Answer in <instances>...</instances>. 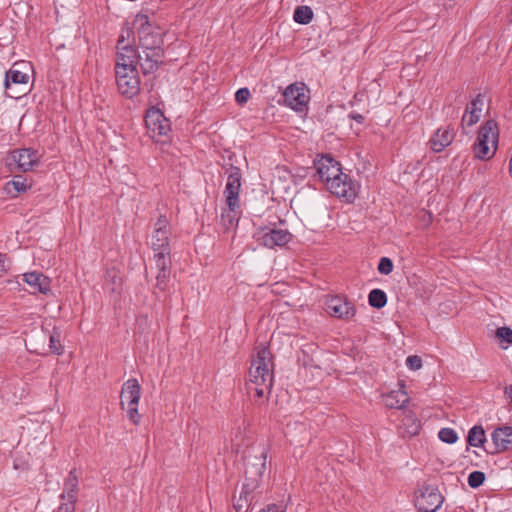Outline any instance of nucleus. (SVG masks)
<instances>
[{"mask_svg":"<svg viewBox=\"0 0 512 512\" xmlns=\"http://www.w3.org/2000/svg\"><path fill=\"white\" fill-rule=\"evenodd\" d=\"M317 174L326 188L335 196L351 203L357 196L359 186L341 170L339 162L331 156H321L315 161Z\"/></svg>","mask_w":512,"mask_h":512,"instance_id":"obj_1","label":"nucleus"},{"mask_svg":"<svg viewBox=\"0 0 512 512\" xmlns=\"http://www.w3.org/2000/svg\"><path fill=\"white\" fill-rule=\"evenodd\" d=\"M273 382V361L269 348L263 344L255 348L249 370L247 391L254 394L255 401L267 399Z\"/></svg>","mask_w":512,"mask_h":512,"instance_id":"obj_2","label":"nucleus"},{"mask_svg":"<svg viewBox=\"0 0 512 512\" xmlns=\"http://www.w3.org/2000/svg\"><path fill=\"white\" fill-rule=\"evenodd\" d=\"M499 131L497 123L494 120H488L481 126L476 141L473 145V151L476 158L489 160L497 150Z\"/></svg>","mask_w":512,"mask_h":512,"instance_id":"obj_3","label":"nucleus"},{"mask_svg":"<svg viewBox=\"0 0 512 512\" xmlns=\"http://www.w3.org/2000/svg\"><path fill=\"white\" fill-rule=\"evenodd\" d=\"M269 448L265 444L252 445L244 455L246 480H258L267 474V456Z\"/></svg>","mask_w":512,"mask_h":512,"instance_id":"obj_4","label":"nucleus"},{"mask_svg":"<svg viewBox=\"0 0 512 512\" xmlns=\"http://www.w3.org/2000/svg\"><path fill=\"white\" fill-rule=\"evenodd\" d=\"M171 225L166 215H160L153 226L151 248L154 258L170 257Z\"/></svg>","mask_w":512,"mask_h":512,"instance_id":"obj_5","label":"nucleus"},{"mask_svg":"<svg viewBox=\"0 0 512 512\" xmlns=\"http://www.w3.org/2000/svg\"><path fill=\"white\" fill-rule=\"evenodd\" d=\"M443 500L438 487L433 484L425 483L415 492V506L420 512H436Z\"/></svg>","mask_w":512,"mask_h":512,"instance_id":"obj_6","label":"nucleus"},{"mask_svg":"<svg viewBox=\"0 0 512 512\" xmlns=\"http://www.w3.org/2000/svg\"><path fill=\"white\" fill-rule=\"evenodd\" d=\"M135 23L139 25L138 36L139 43L142 49L146 50H163L162 35L159 32H155L149 23V19L146 15H137Z\"/></svg>","mask_w":512,"mask_h":512,"instance_id":"obj_7","label":"nucleus"},{"mask_svg":"<svg viewBox=\"0 0 512 512\" xmlns=\"http://www.w3.org/2000/svg\"><path fill=\"white\" fill-rule=\"evenodd\" d=\"M14 65L5 74L4 86L8 97L19 99L29 91V75L15 68Z\"/></svg>","mask_w":512,"mask_h":512,"instance_id":"obj_8","label":"nucleus"},{"mask_svg":"<svg viewBox=\"0 0 512 512\" xmlns=\"http://www.w3.org/2000/svg\"><path fill=\"white\" fill-rule=\"evenodd\" d=\"M118 91L126 98H133L140 92V79L137 69L120 68L115 71Z\"/></svg>","mask_w":512,"mask_h":512,"instance_id":"obj_9","label":"nucleus"},{"mask_svg":"<svg viewBox=\"0 0 512 512\" xmlns=\"http://www.w3.org/2000/svg\"><path fill=\"white\" fill-rule=\"evenodd\" d=\"M309 101L307 88L303 83L289 85L283 92V102L296 111H303Z\"/></svg>","mask_w":512,"mask_h":512,"instance_id":"obj_10","label":"nucleus"},{"mask_svg":"<svg viewBox=\"0 0 512 512\" xmlns=\"http://www.w3.org/2000/svg\"><path fill=\"white\" fill-rule=\"evenodd\" d=\"M327 313L341 320H350L356 314L355 305L347 298L333 296L326 301Z\"/></svg>","mask_w":512,"mask_h":512,"instance_id":"obj_11","label":"nucleus"},{"mask_svg":"<svg viewBox=\"0 0 512 512\" xmlns=\"http://www.w3.org/2000/svg\"><path fill=\"white\" fill-rule=\"evenodd\" d=\"M145 124L153 139L166 136L170 131L168 119L156 108L148 109L145 115Z\"/></svg>","mask_w":512,"mask_h":512,"instance_id":"obj_12","label":"nucleus"},{"mask_svg":"<svg viewBox=\"0 0 512 512\" xmlns=\"http://www.w3.org/2000/svg\"><path fill=\"white\" fill-rule=\"evenodd\" d=\"M139 53L136 48L131 44H124L123 37L117 41V57L115 64V71L120 68L137 69Z\"/></svg>","mask_w":512,"mask_h":512,"instance_id":"obj_13","label":"nucleus"},{"mask_svg":"<svg viewBox=\"0 0 512 512\" xmlns=\"http://www.w3.org/2000/svg\"><path fill=\"white\" fill-rule=\"evenodd\" d=\"M257 241L269 248L282 247L292 239L291 233L286 229H262L256 234Z\"/></svg>","mask_w":512,"mask_h":512,"instance_id":"obj_14","label":"nucleus"},{"mask_svg":"<svg viewBox=\"0 0 512 512\" xmlns=\"http://www.w3.org/2000/svg\"><path fill=\"white\" fill-rule=\"evenodd\" d=\"M240 188L241 171L238 167H231L224 190L226 205H230L233 207L235 203H240Z\"/></svg>","mask_w":512,"mask_h":512,"instance_id":"obj_15","label":"nucleus"},{"mask_svg":"<svg viewBox=\"0 0 512 512\" xmlns=\"http://www.w3.org/2000/svg\"><path fill=\"white\" fill-rule=\"evenodd\" d=\"M141 396V386L137 379L131 378L124 382L121 391V407L124 409L125 405L132 406L138 405Z\"/></svg>","mask_w":512,"mask_h":512,"instance_id":"obj_16","label":"nucleus"},{"mask_svg":"<svg viewBox=\"0 0 512 512\" xmlns=\"http://www.w3.org/2000/svg\"><path fill=\"white\" fill-rule=\"evenodd\" d=\"M163 50H146L142 49V54H139L138 63L144 74L154 72L160 63L163 61Z\"/></svg>","mask_w":512,"mask_h":512,"instance_id":"obj_17","label":"nucleus"},{"mask_svg":"<svg viewBox=\"0 0 512 512\" xmlns=\"http://www.w3.org/2000/svg\"><path fill=\"white\" fill-rule=\"evenodd\" d=\"M483 106L484 97L481 94H478L465 110L461 123L463 128L465 126L471 127L479 121Z\"/></svg>","mask_w":512,"mask_h":512,"instance_id":"obj_18","label":"nucleus"},{"mask_svg":"<svg viewBox=\"0 0 512 512\" xmlns=\"http://www.w3.org/2000/svg\"><path fill=\"white\" fill-rule=\"evenodd\" d=\"M23 280L33 290L34 293L39 292L47 295L51 291V280L40 272H28L23 274Z\"/></svg>","mask_w":512,"mask_h":512,"instance_id":"obj_19","label":"nucleus"},{"mask_svg":"<svg viewBox=\"0 0 512 512\" xmlns=\"http://www.w3.org/2000/svg\"><path fill=\"white\" fill-rule=\"evenodd\" d=\"M491 436L495 446V450L492 453L505 451L512 445V426L498 427Z\"/></svg>","mask_w":512,"mask_h":512,"instance_id":"obj_20","label":"nucleus"},{"mask_svg":"<svg viewBox=\"0 0 512 512\" xmlns=\"http://www.w3.org/2000/svg\"><path fill=\"white\" fill-rule=\"evenodd\" d=\"M12 159L23 172L32 169V167L38 162L37 152L31 149H20L14 151L12 153Z\"/></svg>","mask_w":512,"mask_h":512,"instance_id":"obj_21","label":"nucleus"},{"mask_svg":"<svg viewBox=\"0 0 512 512\" xmlns=\"http://www.w3.org/2000/svg\"><path fill=\"white\" fill-rule=\"evenodd\" d=\"M155 266L157 269L156 274V288L164 291L167 288V283L170 276V257L154 258Z\"/></svg>","mask_w":512,"mask_h":512,"instance_id":"obj_22","label":"nucleus"},{"mask_svg":"<svg viewBox=\"0 0 512 512\" xmlns=\"http://www.w3.org/2000/svg\"><path fill=\"white\" fill-rule=\"evenodd\" d=\"M454 131L449 128H440L438 129L434 136L431 138V148L435 152H441L447 147L454 139Z\"/></svg>","mask_w":512,"mask_h":512,"instance_id":"obj_23","label":"nucleus"},{"mask_svg":"<svg viewBox=\"0 0 512 512\" xmlns=\"http://www.w3.org/2000/svg\"><path fill=\"white\" fill-rule=\"evenodd\" d=\"M404 385L401 388L393 390L383 396V401L386 407L391 409H402L408 402L409 397L407 392L403 390Z\"/></svg>","mask_w":512,"mask_h":512,"instance_id":"obj_24","label":"nucleus"},{"mask_svg":"<svg viewBox=\"0 0 512 512\" xmlns=\"http://www.w3.org/2000/svg\"><path fill=\"white\" fill-rule=\"evenodd\" d=\"M227 207L222 210L221 213V225L225 230H229L238 224L240 218V203H235L232 207Z\"/></svg>","mask_w":512,"mask_h":512,"instance_id":"obj_25","label":"nucleus"},{"mask_svg":"<svg viewBox=\"0 0 512 512\" xmlns=\"http://www.w3.org/2000/svg\"><path fill=\"white\" fill-rule=\"evenodd\" d=\"M485 441V431L482 426L475 425L469 430L467 442L470 446L482 447Z\"/></svg>","mask_w":512,"mask_h":512,"instance_id":"obj_26","label":"nucleus"},{"mask_svg":"<svg viewBox=\"0 0 512 512\" xmlns=\"http://www.w3.org/2000/svg\"><path fill=\"white\" fill-rule=\"evenodd\" d=\"M368 302L370 306L381 309L387 303L386 293L381 289H373L368 295Z\"/></svg>","mask_w":512,"mask_h":512,"instance_id":"obj_27","label":"nucleus"},{"mask_svg":"<svg viewBox=\"0 0 512 512\" xmlns=\"http://www.w3.org/2000/svg\"><path fill=\"white\" fill-rule=\"evenodd\" d=\"M313 18V11L309 6H298L293 14V19L299 24H308Z\"/></svg>","mask_w":512,"mask_h":512,"instance_id":"obj_28","label":"nucleus"},{"mask_svg":"<svg viewBox=\"0 0 512 512\" xmlns=\"http://www.w3.org/2000/svg\"><path fill=\"white\" fill-rule=\"evenodd\" d=\"M49 349L51 353L61 355L64 352V348L60 340V332L55 328L53 333L49 335Z\"/></svg>","mask_w":512,"mask_h":512,"instance_id":"obj_29","label":"nucleus"},{"mask_svg":"<svg viewBox=\"0 0 512 512\" xmlns=\"http://www.w3.org/2000/svg\"><path fill=\"white\" fill-rule=\"evenodd\" d=\"M252 500L251 489L249 488V484H244L242 487V491L237 503L234 505L237 512H240L244 506L248 505L249 501Z\"/></svg>","mask_w":512,"mask_h":512,"instance_id":"obj_30","label":"nucleus"},{"mask_svg":"<svg viewBox=\"0 0 512 512\" xmlns=\"http://www.w3.org/2000/svg\"><path fill=\"white\" fill-rule=\"evenodd\" d=\"M232 448L235 452L239 453L241 449L246 446L245 444V433L241 429H237L231 438ZM247 446L249 444L247 443Z\"/></svg>","mask_w":512,"mask_h":512,"instance_id":"obj_31","label":"nucleus"},{"mask_svg":"<svg viewBox=\"0 0 512 512\" xmlns=\"http://www.w3.org/2000/svg\"><path fill=\"white\" fill-rule=\"evenodd\" d=\"M77 483L70 482L69 486L64 490V492L61 494V498L63 500H66L65 502H71L75 505L77 500Z\"/></svg>","mask_w":512,"mask_h":512,"instance_id":"obj_32","label":"nucleus"},{"mask_svg":"<svg viewBox=\"0 0 512 512\" xmlns=\"http://www.w3.org/2000/svg\"><path fill=\"white\" fill-rule=\"evenodd\" d=\"M105 280L107 282H111V287H110L111 291H116L120 287L121 282H122V279H121L118 271L115 269H111L106 272Z\"/></svg>","mask_w":512,"mask_h":512,"instance_id":"obj_33","label":"nucleus"},{"mask_svg":"<svg viewBox=\"0 0 512 512\" xmlns=\"http://www.w3.org/2000/svg\"><path fill=\"white\" fill-rule=\"evenodd\" d=\"M439 439L445 443L453 444L457 441L458 436L452 428H442L438 433Z\"/></svg>","mask_w":512,"mask_h":512,"instance_id":"obj_34","label":"nucleus"},{"mask_svg":"<svg viewBox=\"0 0 512 512\" xmlns=\"http://www.w3.org/2000/svg\"><path fill=\"white\" fill-rule=\"evenodd\" d=\"M46 338H47V335L45 333H43L41 336H40V344L36 343L33 339H30L29 341V351L30 352H33V353H36V354H39V355H44L45 352V341H46Z\"/></svg>","mask_w":512,"mask_h":512,"instance_id":"obj_35","label":"nucleus"},{"mask_svg":"<svg viewBox=\"0 0 512 512\" xmlns=\"http://www.w3.org/2000/svg\"><path fill=\"white\" fill-rule=\"evenodd\" d=\"M496 337L507 344H512V329L509 327H500L496 330Z\"/></svg>","mask_w":512,"mask_h":512,"instance_id":"obj_36","label":"nucleus"},{"mask_svg":"<svg viewBox=\"0 0 512 512\" xmlns=\"http://www.w3.org/2000/svg\"><path fill=\"white\" fill-rule=\"evenodd\" d=\"M393 270V262L388 257H382L378 264V271L381 274L389 275Z\"/></svg>","mask_w":512,"mask_h":512,"instance_id":"obj_37","label":"nucleus"},{"mask_svg":"<svg viewBox=\"0 0 512 512\" xmlns=\"http://www.w3.org/2000/svg\"><path fill=\"white\" fill-rule=\"evenodd\" d=\"M128 419L135 425L140 423L141 416L138 413V405L127 406L126 408Z\"/></svg>","mask_w":512,"mask_h":512,"instance_id":"obj_38","label":"nucleus"},{"mask_svg":"<svg viewBox=\"0 0 512 512\" xmlns=\"http://www.w3.org/2000/svg\"><path fill=\"white\" fill-rule=\"evenodd\" d=\"M250 96L251 94L248 88H240L235 93V100L238 104L243 105L249 100Z\"/></svg>","mask_w":512,"mask_h":512,"instance_id":"obj_39","label":"nucleus"},{"mask_svg":"<svg viewBox=\"0 0 512 512\" xmlns=\"http://www.w3.org/2000/svg\"><path fill=\"white\" fill-rule=\"evenodd\" d=\"M406 365L411 370H418L422 367V359L417 355L408 356Z\"/></svg>","mask_w":512,"mask_h":512,"instance_id":"obj_40","label":"nucleus"},{"mask_svg":"<svg viewBox=\"0 0 512 512\" xmlns=\"http://www.w3.org/2000/svg\"><path fill=\"white\" fill-rule=\"evenodd\" d=\"M11 184L17 192H25L30 187L21 176L15 177Z\"/></svg>","mask_w":512,"mask_h":512,"instance_id":"obj_41","label":"nucleus"},{"mask_svg":"<svg viewBox=\"0 0 512 512\" xmlns=\"http://www.w3.org/2000/svg\"><path fill=\"white\" fill-rule=\"evenodd\" d=\"M406 418H407V421L411 422L409 433L410 434H417L418 430L420 428V423L417 420V418L415 417V415L409 414V415H407Z\"/></svg>","mask_w":512,"mask_h":512,"instance_id":"obj_42","label":"nucleus"},{"mask_svg":"<svg viewBox=\"0 0 512 512\" xmlns=\"http://www.w3.org/2000/svg\"><path fill=\"white\" fill-rule=\"evenodd\" d=\"M259 512H286L285 507L278 504H269L263 509H261Z\"/></svg>","mask_w":512,"mask_h":512,"instance_id":"obj_43","label":"nucleus"},{"mask_svg":"<svg viewBox=\"0 0 512 512\" xmlns=\"http://www.w3.org/2000/svg\"><path fill=\"white\" fill-rule=\"evenodd\" d=\"M57 512H75V505L71 502H63Z\"/></svg>","mask_w":512,"mask_h":512,"instance_id":"obj_44","label":"nucleus"},{"mask_svg":"<svg viewBox=\"0 0 512 512\" xmlns=\"http://www.w3.org/2000/svg\"><path fill=\"white\" fill-rule=\"evenodd\" d=\"M467 480H485V474L481 471L471 472Z\"/></svg>","mask_w":512,"mask_h":512,"instance_id":"obj_45","label":"nucleus"},{"mask_svg":"<svg viewBox=\"0 0 512 512\" xmlns=\"http://www.w3.org/2000/svg\"><path fill=\"white\" fill-rule=\"evenodd\" d=\"M132 34H133V32L131 31V29H129V28L123 29L119 38L123 37L124 44H127V43H130L129 38L132 36Z\"/></svg>","mask_w":512,"mask_h":512,"instance_id":"obj_46","label":"nucleus"},{"mask_svg":"<svg viewBox=\"0 0 512 512\" xmlns=\"http://www.w3.org/2000/svg\"><path fill=\"white\" fill-rule=\"evenodd\" d=\"M350 117L357 121L358 123H362L364 120L363 116L360 114H351Z\"/></svg>","mask_w":512,"mask_h":512,"instance_id":"obj_47","label":"nucleus"},{"mask_svg":"<svg viewBox=\"0 0 512 512\" xmlns=\"http://www.w3.org/2000/svg\"><path fill=\"white\" fill-rule=\"evenodd\" d=\"M5 272V263L2 258V255L0 254V276Z\"/></svg>","mask_w":512,"mask_h":512,"instance_id":"obj_48","label":"nucleus"},{"mask_svg":"<svg viewBox=\"0 0 512 512\" xmlns=\"http://www.w3.org/2000/svg\"><path fill=\"white\" fill-rule=\"evenodd\" d=\"M505 394L509 397L512 402V385L505 388Z\"/></svg>","mask_w":512,"mask_h":512,"instance_id":"obj_49","label":"nucleus"},{"mask_svg":"<svg viewBox=\"0 0 512 512\" xmlns=\"http://www.w3.org/2000/svg\"><path fill=\"white\" fill-rule=\"evenodd\" d=\"M484 482H468L469 486L473 489L479 488Z\"/></svg>","mask_w":512,"mask_h":512,"instance_id":"obj_50","label":"nucleus"},{"mask_svg":"<svg viewBox=\"0 0 512 512\" xmlns=\"http://www.w3.org/2000/svg\"><path fill=\"white\" fill-rule=\"evenodd\" d=\"M70 476L73 478L72 480H77L80 477L76 469L70 471Z\"/></svg>","mask_w":512,"mask_h":512,"instance_id":"obj_51","label":"nucleus"},{"mask_svg":"<svg viewBox=\"0 0 512 512\" xmlns=\"http://www.w3.org/2000/svg\"><path fill=\"white\" fill-rule=\"evenodd\" d=\"M511 22H512V18H511Z\"/></svg>","mask_w":512,"mask_h":512,"instance_id":"obj_52","label":"nucleus"}]
</instances>
